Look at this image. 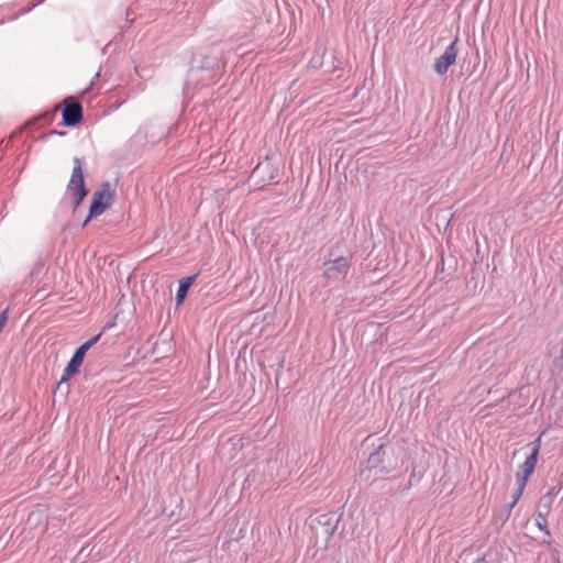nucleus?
Listing matches in <instances>:
<instances>
[{
  "label": "nucleus",
  "mask_w": 563,
  "mask_h": 563,
  "mask_svg": "<svg viewBox=\"0 0 563 563\" xmlns=\"http://www.w3.org/2000/svg\"><path fill=\"white\" fill-rule=\"evenodd\" d=\"M115 190L109 181L101 184L99 189L93 192L89 208V216L84 225L93 217L102 214L113 202Z\"/></svg>",
  "instance_id": "1"
},
{
  "label": "nucleus",
  "mask_w": 563,
  "mask_h": 563,
  "mask_svg": "<svg viewBox=\"0 0 563 563\" xmlns=\"http://www.w3.org/2000/svg\"><path fill=\"white\" fill-rule=\"evenodd\" d=\"M67 192L73 198L75 208L81 203L88 194L87 189L85 188L81 161L78 157L74 158V167L67 185Z\"/></svg>",
  "instance_id": "2"
},
{
  "label": "nucleus",
  "mask_w": 563,
  "mask_h": 563,
  "mask_svg": "<svg viewBox=\"0 0 563 563\" xmlns=\"http://www.w3.org/2000/svg\"><path fill=\"white\" fill-rule=\"evenodd\" d=\"M99 338H100V334H98L97 336L92 338L91 340L85 342L82 345L79 346V349L76 351V353L74 354V356L71 357V360L69 361L67 366L65 367L64 373L58 383L59 385L68 382L79 371V367L82 364L85 354L99 340Z\"/></svg>",
  "instance_id": "3"
},
{
  "label": "nucleus",
  "mask_w": 563,
  "mask_h": 563,
  "mask_svg": "<svg viewBox=\"0 0 563 563\" xmlns=\"http://www.w3.org/2000/svg\"><path fill=\"white\" fill-rule=\"evenodd\" d=\"M540 452V439H537L532 443L531 454L526 459V461L519 466L518 472L516 473V483H521L527 485L530 476L532 475L536 465L538 463V455Z\"/></svg>",
  "instance_id": "4"
},
{
  "label": "nucleus",
  "mask_w": 563,
  "mask_h": 563,
  "mask_svg": "<svg viewBox=\"0 0 563 563\" xmlns=\"http://www.w3.org/2000/svg\"><path fill=\"white\" fill-rule=\"evenodd\" d=\"M63 122L65 125L73 126L82 120L81 104L73 98H67L63 102Z\"/></svg>",
  "instance_id": "5"
},
{
  "label": "nucleus",
  "mask_w": 563,
  "mask_h": 563,
  "mask_svg": "<svg viewBox=\"0 0 563 563\" xmlns=\"http://www.w3.org/2000/svg\"><path fill=\"white\" fill-rule=\"evenodd\" d=\"M350 268V258L340 256L333 261L324 263L323 276L327 279H338L344 277Z\"/></svg>",
  "instance_id": "6"
},
{
  "label": "nucleus",
  "mask_w": 563,
  "mask_h": 563,
  "mask_svg": "<svg viewBox=\"0 0 563 563\" xmlns=\"http://www.w3.org/2000/svg\"><path fill=\"white\" fill-rule=\"evenodd\" d=\"M456 40L449 45L444 53L435 60L434 70L439 75H443L448 69L455 64L457 57Z\"/></svg>",
  "instance_id": "7"
},
{
  "label": "nucleus",
  "mask_w": 563,
  "mask_h": 563,
  "mask_svg": "<svg viewBox=\"0 0 563 563\" xmlns=\"http://www.w3.org/2000/svg\"><path fill=\"white\" fill-rule=\"evenodd\" d=\"M196 279V275L181 278L179 280V287L176 294L177 305H180L187 296L188 289Z\"/></svg>",
  "instance_id": "8"
},
{
  "label": "nucleus",
  "mask_w": 563,
  "mask_h": 563,
  "mask_svg": "<svg viewBox=\"0 0 563 563\" xmlns=\"http://www.w3.org/2000/svg\"><path fill=\"white\" fill-rule=\"evenodd\" d=\"M548 514H549V512H547V508H544V511H543V512H542V511H539V512H538V516H537V518H536V523H537V527H538L541 531L545 532V533L549 536V534H550V531H549V529H548V521H547V515H548Z\"/></svg>",
  "instance_id": "9"
},
{
  "label": "nucleus",
  "mask_w": 563,
  "mask_h": 563,
  "mask_svg": "<svg viewBox=\"0 0 563 563\" xmlns=\"http://www.w3.org/2000/svg\"><path fill=\"white\" fill-rule=\"evenodd\" d=\"M526 486L527 485L517 483V487H516L515 492L512 493V503L510 504V508L515 507L517 505V503L520 500Z\"/></svg>",
  "instance_id": "10"
},
{
  "label": "nucleus",
  "mask_w": 563,
  "mask_h": 563,
  "mask_svg": "<svg viewBox=\"0 0 563 563\" xmlns=\"http://www.w3.org/2000/svg\"><path fill=\"white\" fill-rule=\"evenodd\" d=\"M553 493H554L553 489H551L545 496H543L541 498V504H542L543 508H547V512L550 511Z\"/></svg>",
  "instance_id": "11"
},
{
  "label": "nucleus",
  "mask_w": 563,
  "mask_h": 563,
  "mask_svg": "<svg viewBox=\"0 0 563 563\" xmlns=\"http://www.w3.org/2000/svg\"><path fill=\"white\" fill-rule=\"evenodd\" d=\"M8 321V311L4 310L1 314H0V332L2 331V329L4 328L5 323Z\"/></svg>",
  "instance_id": "12"
},
{
  "label": "nucleus",
  "mask_w": 563,
  "mask_h": 563,
  "mask_svg": "<svg viewBox=\"0 0 563 563\" xmlns=\"http://www.w3.org/2000/svg\"><path fill=\"white\" fill-rule=\"evenodd\" d=\"M378 457H379V456H378V454H372V455L369 456V459H368V463H369V464H373V463H375V462H378Z\"/></svg>",
  "instance_id": "13"
},
{
  "label": "nucleus",
  "mask_w": 563,
  "mask_h": 563,
  "mask_svg": "<svg viewBox=\"0 0 563 563\" xmlns=\"http://www.w3.org/2000/svg\"><path fill=\"white\" fill-rule=\"evenodd\" d=\"M543 435H544V432H541V433H540V437H539L538 439H540V440H541V437H543Z\"/></svg>",
  "instance_id": "14"
},
{
  "label": "nucleus",
  "mask_w": 563,
  "mask_h": 563,
  "mask_svg": "<svg viewBox=\"0 0 563 563\" xmlns=\"http://www.w3.org/2000/svg\"><path fill=\"white\" fill-rule=\"evenodd\" d=\"M543 435H544V432H541V433H540V437H539L538 439H540V440H541V437H543Z\"/></svg>",
  "instance_id": "15"
}]
</instances>
